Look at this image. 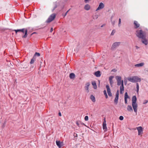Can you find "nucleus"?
Listing matches in <instances>:
<instances>
[{"mask_svg":"<svg viewBox=\"0 0 148 148\" xmlns=\"http://www.w3.org/2000/svg\"><path fill=\"white\" fill-rule=\"evenodd\" d=\"M116 78L117 81V85L120 86L121 84L120 87V93L121 94H122L123 93L122 91L124 90L123 81V80L121 81V77L120 76H116Z\"/></svg>","mask_w":148,"mask_h":148,"instance_id":"nucleus-1","label":"nucleus"},{"mask_svg":"<svg viewBox=\"0 0 148 148\" xmlns=\"http://www.w3.org/2000/svg\"><path fill=\"white\" fill-rule=\"evenodd\" d=\"M137 98L136 96H133L132 98V105L134 112L137 113V108L138 105L136 103Z\"/></svg>","mask_w":148,"mask_h":148,"instance_id":"nucleus-2","label":"nucleus"},{"mask_svg":"<svg viewBox=\"0 0 148 148\" xmlns=\"http://www.w3.org/2000/svg\"><path fill=\"white\" fill-rule=\"evenodd\" d=\"M136 34L140 38H143L146 37L145 32L141 29L137 30L136 31Z\"/></svg>","mask_w":148,"mask_h":148,"instance_id":"nucleus-3","label":"nucleus"},{"mask_svg":"<svg viewBox=\"0 0 148 148\" xmlns=\"http://www.w3.org/2000/svg\"><path fill=\"white\" fill-rule=\"evenodd\" d=\"M129 82L132 83H135L138 82H140L141 79L137 76H133L132 77H128L127 78Z\"/></svg>","mask_w":148,"mask_h":148,"instance_id":"nucleus-4","label":"nucleus"},{"mask_svg":"<svg viewBox=\"0 0 148 148\" xmlns=\"http://www.w3.org/2000/svg\"><path fill=\"white\" fill-rule=\"evenodd\" d=\"M14 31L16 33V34L18 32H21L23 33L25 32L24 35L22 36L23 38H25L27 36V29L26 28H24L21 29H15L14 30Z\"/></svg>","mask_w":148,"mask_h":148,"instance_id":"nucleus-5","label":"nucleus"},{"mask_svg":"<svg viewBox=\"0 0 148 148\" xmlns=\"http://www.w3.org/2000/svg\"><path fill=\"white\" fill-rule=\"evenodd\" d=\"M56 14L55 13H53L51 15L46 21V23H49L53 21L56 18Z\"/></svg>","mask_w":148,"mask_h":148,"instance_id":"nucleus-6","label":"nucleus"},{"mask_svg":"<svg viewBox=\"0 0 148 148\" xmlns=\"http://www.w3.org/2000/svg\"><path fill=\"white\" fill-rule=\"evenodd\" d=\"M28 66L29 64L28 63H25L21 65V69L23 71H27Z\"/></svg>","mask_w":148,"mask_h":148,"instance_id":"nucleus-7","label":"nucleus"},{"mask_svg":"<svg viewBox=\"0 0 148 148\" xmlns=\"http://www.w3.org/2000/svg\"><path fill=\"white\" fill-rule=\"evenodd\" d=\"M119 97V90H118L116 94V97L114 101V103L115 105H116L118 103V100Z\"/></svg>","mask_w":148,"mask_h":148,"instance_id":"nucleus-8","label":"nucleus"},{"mask_svg":"<svg viewBox=\"0 0 148 148\" xmlns=\"http://www.w3.org/2000/svg\"><path fill=\"white\" fill-rule=\"evenodd\" d=\"M121 44L120 42H115L113 43L112 47L111 49H113L116 47L118 46Z\"/></svg>","mask_w":148,"mask_h":148,"instance_id":"nucleus-9","label":"nucleus"},{"mask_svg":"<svg viewBox=\"0 0 148 148\" xmlns=\"http://www.w3.org/2000/svg\"><path fill=\"white\" fill-rule=\"evenodd\" d=\"M103 128L105 132H106L107 131V129L106 126V119L105 118L104 119V121L103 123Z\"/></svg>","mask_w":148,"mask_h":148,"instance_id":"nucleus-10","label":"nucleus"},{"mask_svg":"<svg viewBox=\"0 0 148 148\" xmlns=\"http://www.w3.org/2000/svg\"><path fill=\"white\" fill-rule=\"evenodd\" d=\"M56 143L57 145L59 148H61L63 145V142H60V141L56 140Z\"/></svg>","mask_w":148,"mask_h":148,"instance_id":"nucleus-11","label":"nucleus"},{"mask_svg":"<svg viewBox=\"0 0 148 148\" xmlns=\"http://www.w3.org/2000/svg\"><path fill=\"white\" fill-rule=\"evenodd\" d=\"M104 7V4L102 2H101L99 5L98 8L96 9V11H97L99 10L103 9Z\"/></svg>","mask_w":148,"mask_h":148,"instance_id":"nucleus-12","label":"nucleus"},{"mask_svg":"<svg viewBox=\"0 0 148 148\" xmlns=\"http://www.w3.org/2000/svg\"><path fill=\"white\" fill-rule=\"evenodd\" d=\"M137 129L138 132V135H140L142 134L143 133V128L142 127L140 126L137 127Z\"/></svg>","mask_w":148,"mask_h":148,"instance_id":"nucleus-13","label":"nucleus"},{"mask_svg":"<svg viewBox=\"0 0 148 148\" xmlns=\"http://www.w3.org/2000/svg\"><path fill=\"white\" fill-rule=\"evenodd\" d=\"M141 39L142 42L145 45H147L148 44V41L146 37Z\"/></svg>","mask_w":148,"mask_h":148,"instance_id":"nucleus-14","label":"nucleus"},{"mask_svg":"<svg viewBox=\"0 0 148 148\" xmlns=\"http://www.w3.org/2000/svg\"><path fill=\"white\" fill-rule=\"evenodd\" d=\"M134 27L135 29L138 28L140 26V24L138 23V22L136 21H134Z\"/></svg>","mask_w":148,"mask_h":148,"instance_id":"nucleus-15","label":"nucleus"},{"mask_svg":"<svg viewBox=\"0 0 148 148\" xmlns=\"http://www.w3.org/2000/svg\"><path fill=\"white\" fill-rule=\"evenodd\" d=\"M125 104H127V99L128 98H129V97L128 96L127 94V92H126L125 94Z\"/></svg>","mask_w":148,"mask_h":148,"instance_id":"nucleus-16","label":"nucleus"},{"mask_svg":"<svg viewBox=\"0 0 148 148\" xmlns=\"http://www.w3.org/2000/svg\"><path fill=\"white\" fill-rule=\"evenodd\" d=\"M90 86L89 82H87L86 84V86H85V89L87 91V92H89V87Z\"/></svg>","mask_w":148,"mask_h":148,"instance_id":"nucleus-17","label":"nucleus"},{"mask_svg":"<svg viewBox=\"0 0 148 148\" xmlns=\"http://www.w3.org/2000/svg\"><path fill=\"white\" fill-rule=\"evenodd\" d=\"M94 75L97 77H99L101 75V72L100 71H97L95 72L94 73Z\"/></svg>","mask_w":148,"mask_h":148,"instance_id":"nucleus-18","label":"nucleus"},{"mask_svg":"<svg viewBox=\"0 0 148 148\" xmlns=\"http://www.w3.org/2000/svg\"><path fill=\"white\" fill-rule=\"evenodd\" d=\"M90 8V6L88 4H87L85 5L84 7V9L86 10H88Z\"/></svg>","mask_w":148,"mask_h":148,"instance_id":"nucleus-19","label":"nucleus"},{"mask_svg":"<svg viewBox=\"0 0 148 148\" xmlns=\"http://www.w3.org/2000/svg\"><path fill=\"white\" fill-rule=\"evenodd\" d=\"M127 110L128 111L130 112H133V110L132 107L131 106L128 105L127 107Z\"/></svg>","mask_w":148,"mask_h":148,"instance_id":"nucleus-20","label":"nucleus"},{"mask_svg":"<svg viewBox=\"0 0 148 148\" xmlns=\"http://www.w3.org/2000/svg\"><path fill=\"white\" fill-rule=\"evenodd\" d=\"M144 64L143 62L141 63H140L138 64L135 65V66L136 67H140L143 66Z\"/></svg>","mask_w":148,"mask_h":148,"instance_id":"nucleus-21","label":"nucleus"},{"mask_svg":"<svg viewBox=\"0 0 148 148\" xmlns=\"http://www.w3.org/2000/svg\"><path fill=\"white\" fill-rule=\"evenodd\" d=\"M75 76V74L73 73H71L69 75V77L71 79H73Z\"/></svg>","mask_w":148,"mask_h":148,"instance_id":"nucleus-22","label":"nucleus"},{"mask_svg":"<svg viewBox=\"0 0 148 148\" xmlns=\"http://www.w3.org/2000/svg\"><path fill=\"white\" fill-rule=\"evenodd\" d=\"M36 57L35 56H34L33 58L31 59L30 62V64H32L34 63V62L36 60Z\"/></svg>","mask_w":148,"mask_h":148,"instance_id":"nucleus-23","label":"nucleus"},{"mask_svg":"<svg viewBox=\"0 0 148 148\" xmlns=\"http://www.w3.org/2000/svg\"><path fill=\"white\" fill-rule=\"evenodd\" d=\"M92 85L93 86L94 88L95 89H96L97 87L95 82L93 81L92 82Z\"/></svg>","mask_w":148,"mask_h":148,"instance_id":"nucleus-24","label":"nucleus"},{"mask_svg":"<svg viewBox=\"0 0 148 148\" xmlns=\"http://www.w3.org/2000/svg\"><path fill=\"white\" fill-rule=\"evenodd\" d=\"M90 99L93 102H95V97L93 95H90Z\"/></svg>","mask_w":148,"mask_h":148,"instance_id":"nucleus-25","label":"nucleus"},{"mask_svg":"<svg viewBox=\"0 0 148 148\" xmlns=\"http://www.w3.org/2000/svg\"><path fill=\"white\" fill-rule=\"evenodd\" d=\"M106 87L107 88V92H111L110 89L108 85H107L106 86Z\"/></svg>","mask_w":148,"mask_h":148,"instance_id":"nucleus-26","label":"nucleus"},{"mask_svg":"<svg viewBox=\"0 0 148 148\" xmlns=\"http://www.w3.org/2000/svg\"><path fill=\"white\" fill-rule=\"evenodd\" d=\"M136 89H137L136 91H137V92H138L139 89V84L138 83H136Z\"/></svg>","mask_w":148,"mask_h":148,"instance_id":"nucleus-27","label":"nucleus"},{"mask_svg":"<svg viewBox=\"0 0 148 148\" xmlns=\"http://www.w3.org/2000/svg\"><path fill=\"white\" fill-rule=\"evenodd\" d=\"M116 32V31L114 29H113L112 30L111 34V36H113V35L114 33H115Z\"/></svg>","mask_w":148,"mask_h":148,"instance_id":"nucleus-28","label":"nucleus"},{"mask_svg":"<svg viewBox=\"0 0 148 148\" xmlns=\"http://www.w3.org/2000/svg\"><path fill=\"white\" fill-rule=\"evenodd\" d=\"M40 54L39 53L36 52L34 56H35L36 57V56H40Z\"/></svg>","mask_w":148,"mask_h":148,"instance_id":"nucleus-29","label":"nucleus"},{"mask_svg":"<svg viewBox=\"0 0 148 148\" xmlns=\"http://www.w3.org/2000/svg\"><path fill=\"white\" fill-rule=\"evenodd\" d=\"M114 77L113 76H110L109 78V81H113L112 79Z\"/></svg>","mask_w":148,"mask_h":148,"instance_id":"nucleus-30","label":"nucleus"},{"mask_svg":"<svg viewBox=\"0 0 148 148\" xmlns=\"http://www.w3.org/2000/svg\"><path fill=\"white\" fill-rule=\"evenodd\" d=\"M69 10H68L64 14H63L62 16H63V17H64L66 15L67 13L69 11Z\"/></svg>","mask_w":148,"mask_h":148,"instance_id":"nucleus-31","label":"nucleus"},{"mask_svg":"<svg viewBox=\"0 0 148 148\" xmlns=\"http://www.w3.org/2000/svg\"><path fill=\"white\" fill-rule=\"evenodd\" d=\"M88 116H85L84 117L85 120L86 121H87L88 120Z\"/></svg>","mask_w":148,"mask_h":148,"instance_id":"nucleus-32","label":"nucleus"},{"mask_svg":"<svg viewBox=\"0 0 148 148\" xmlns=\"http://www.w3.org/2000/svg\"><path fill=\"white\" fill-rule=\"evenodd\" d=\"M148 102V100H145L143 103V104H145Z\"/></svg>","mask_w":148,"mask_h":148,"instance_id":"nucleus-33","label":"nucleus"},{"mask_svg":"<svg viewBox=\"0 0 148 148\" xmlns=\"http://www.w3.org/2000/svg\"><path fill=\"white\" fill-rule=\"evenodd\" d=\"M123 117L122 116H121L119 117V119L120 120H123Z\"/></svg>","mask_w":148,"mask_h":148,"instance_id":"nucleus-34","label":"nucleus"},{"mask_svg":"<svg viewBox=\"0 0 148 148\" xmlns=\"http://www.w3.org/2000/svg\"><path fill=\"white\" fill-rule=\"evenodd\" d=\"M109 82L111 86H112V84L113 83V81H109Z\"/></svg>","mask_w":148,"mask_h":148,"instance_id":"nucleus-35","label":"nucleus"},{"mask_svg":"<svg viewBox=\"0 0 148 148\" xmlns=\"http://www.w3.org/2000/svg\"><path fill=\"white\" fill-rule=\"evenodd\" d=\"M57 7V5L56 4L55 5L53 9V10H52V11L53 12V11Z\"/></svg>","mask_w":148,"mask_h":148,"instance_id":"nucleus-36","label":"nucleus"},{"mask_svg":"<svg viewBox=\"0 0 148 148\" xmlns=\"http://www.w3.org/2000/svg\"><path fill=\"white\" fill-rule=\"evenodd\" d=\"M107 93H108V95L110 97H111L112 96V94L111 92H108Z\"/></svg>","mask_w":148,"mask_h":148,"instance_id":"nucleus-37","label":"nucleus"},{"mask_svg":"<svg viewBox=\"0 0 148 148\" xmlns=\"http://www.w3.org/2000/svg\"><path fill=\"white\" fill-rule=\"evenodd\" d=\"M73 136L74 137H77V134L75 133H74L73 134Z\"/></svg>","mask_w":148,"mask_h":148,"instance_id":"nucleus-38","label":"nucleus"},{"mask_svg":"<svg viewBox=\"0 0 148 148\" xmlns=\"http://www.w3.org/2000/svg\"><path fill=\"white\" fill-rule=\"evenodd\" d=\"M76 124L77 125V126H78L79 127H80L79 126V124L78 121H76Z\"/></svg>","mask_w":148,"mask_h":148,"instance_id":"nucleus-39","label":"nucleus"},{"mask_svg":"<svg viewBox=\"0 0 148 148\" xmlns=\"http://www.w3.org/2000/svg\"><path fill=\"white\" fill-rule=\"evenodd\" d=\"M111 21L112 24V25H113L114 26V25L115 24V21H112H112Z\"/></svg>","mask_w":148,"mask_h":148,"instance_id":"nucleus-40","label":"nucleus"},{"mask_svg":"<svg viewBox=\"0 0 148 148\" xmlns=\"http://www.w3.org/2000/svg\"><path fill=\"white\" fill-rule=\"evenodd\" d=\"M121 23V19L119 18V25Z\"/></svg>","mask_w":148,"mask_h":148,"instance_id":"nucleus-41","label":"nucleus"},{"mask_svg":"<svg viewBox=\"0 0 148 148\" xmlns=\"http://www.w3.org/2000/svg\"><path fill=\"white\" fill-rule=\"evenodd\" d=\"M103 92H104V94L105 95L107 94V93H106V90H104V91H103Z\"/></svg>","mask_w":148,"mask_h":148,"instance_id":"nucleus-42","label":"nucleus"},{"mask_svg":"<svg viewBox=\"0 0 148 148\" xmlns=\"http://www.w3.org/2000/svg\"><path fill=\"white\" fill-rule=\"evenodd\" d=\"M58 115L59 116H62L61 113L60 112L58 113Z\"/></svg>","mask_w":148,"mask_h":148,"instance_id":"nucleus-43","label":"nucleus"},{"mask_svg":"<svg viewBox=\"0 0 148 148\" xmlns=\"http://www.w3.org/2000/svg\"><path fill=\"white\" fill-rule=\"evenodd\" d=\"M53 28H51V29H50V32H51L53 31Z\"/></svg>","mask_w":148,"mask_h":148,"instance_id":"nucleus-44","label":"nucleus"},{"mask_svg":"<svg viewBox=\"0 0 148 148\" xmlns=\"http://www.w3.org/2000/svg\"><path fill=\"white\" fill-rule=\"evenodd\" d=\"M105 95V96L106 98V99H107V98H108V95H107V94H106V95Z\"/></svg>","mask_w":148,"mask_h":148,"instance_id":"nucleus-45","label":"nucleus"},{"mask_svg":"<svg viewBox=\"0 0 148 148\" xmlns=\"http://www.w3.org/2000/svg\"><path fill=\"white\" fill-rule=\"evenodd\" d=\"M105 24H103L102 25H101V27H104V26H105Z\"/></svg>","mask_w":148,"mask_h":148,"instance_id":"nucleus-46","label":"nucleus"},{"mask_svg":"<svg viewBox=\"0 0 148 148\" xmlns=\"http://www.w3.org/2000/svg\"><path fill=\"white\" fill-rule=\"evenodd\" d=\"M127 81L126 80H124L125 84V85H126L127 84Z\"/></svg>","mask_w":148,"mask_h":148,"instance_id":"nucleus-47","label":"nucleus"},{"mask_svg":"<svg viewBox=\"0 0 148 148\" xmlns=\"http://www.w3.org/2000/svg\"><path fill=\"white\" fill-rule=\"evenodd\" d=\"M81 124L82 125H83L85 126H86V125L84 123H81Z\"/></svg>","mask_w":148,"mask_h":148,"instance_id":"nucleus-48","label":"nucleus"},{"mask_svg":"<svg viewBox=\"0 0 148 148\" xmlns=\"http://www.w3.org/2000/svg\"><path fill=\"white\" fill-rule=\"evenodd\" d=\"M135 47H136V49H137L139 48V47L137 46H136Z\"/></svg>","mask_w":148,"mask_h":148,"instance_id":"nucleus-49","label":"nucleus"},{"mask_svg":"<svg viewBox=\"0 0 148 148\" xmlns=\"http://www.w3.org/2000/svg\"><path fill=\"white\" fill-rule=\"evenodd\" d=\"M113 17V16H112L111 17V21H112V19Z\"/></svg>","mask_w":148,"mask_h":148,"instance_id":"nucleus-50","label":"nucleus"},{"mask_svg":"<svg viewBox=\"0 0 148 148\" xmlns=\"http://www.w3.org/2000/svg\"><path fill=\"white\" fill-rule=\"evenodd\" d=\"M36 32H33V33H32V35L33 34H36Z\"/></svg>","mask_w":148,"mask_h":148,"instance_id":"nucleus-51","label":"nucleus"},{"mask_svg":"<svg viewBox=\"0 0 148 148\" xmlns=\"http://www.w3.org/2000/svg\"><path fill=\"white\" fill-rule=\"evenodd\" d=\"M112 71H115V69H113L112 70Z\"/></svg>","mask_w":148,"mask_h":148,"instance_id":"nucleus-52","label":"nucleus"},{"mask_svg":"<svg viewBox=\"0 0 148 148\" xmlns=\"http://www.w3.org/2000/svg\"><path fill=\"white\" fill-rule=\"evenodd\" d=\"M64 8V6L62 7V8L63 9Z\"/></svg>","mask_w":148,"mask_h":148,"instance_id":"nucleus-53","label":"nucleus"}]
</instances>
